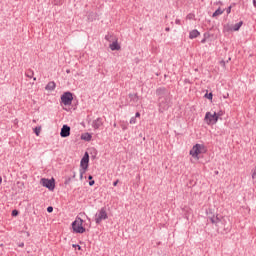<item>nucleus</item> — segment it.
Returning a JSON list of instances; mask_svg holds the SVG:
<instances>
[{"instance_id": "29", "label": "nucleus", "mask_w": 256, "mask_h": 256, "mask_svg": "<svg viewBox=\"0 0 256 256\" xmlns=\"http://www.w3.org/2000/svg\"><path fill=\"white\" fill-rule=\"evenodd\" d=\"M47 212H48V213H53V207H52V206H49V207L47 208Z\"/></svg>"}, {"instance_id": "22", "label": "nucleus", "mask_w": 256, "mask_h": 256, "mask_svg": "<svg viewBox=\"0 0 256 256\" xmlns=\"http://www.w3.org/2000/svg\"><path fill=\"white\" fill-rule=\"evenodd\" d=\"M105 39L106 41H109V43H111V41H114L113 35H109V34L105 36Z\"/></svg>"}, {"instance_id": "25", "label": "nucleus", "mask_w": 256, "mask_h": 256, "mask_svg": "<svg viewBox=\"0 0 256 256\" xmlns=\"http://www.w3.org/2000/svg\"><path fill=\"white\" fill-rule=\"evenodd\" d=\"M135 123H137V118L136 117H132L130 119V125H135Z\"/></svg>"}, {"instance_id": "39", "label": "nucleus", "mask_w": 256, "mask_h": 256, "mask_svg": "<svg viewBox=\"0 0 256 256\" xmlns=\"http://www.w3.org/2000/svg\"><path fill=\"white\" fill-rule=\"evenodd\" d=\"M227 13H231V6H230V7H228V9H227Z\"/></svg>"}, {"instance_id": "45", "label": "nucleus", "mask_w": 256, "mask_h": 256, "mask_svg": "<svg viewBox=\"0 0 256 256\" xmlns=\"http://www.w3.org/2000/svg\"><path fill=\"white\" fill-rule=\"evenodd\" d=\"M66 73H71V71H70V70H67Z\"/></svg>"}, {"instance_id": "40", "label": "nucleus", "mask_w": 256, "mask_h": 256, "mask_svg": "<svg viewBox=\"0 0 256 256\" xmlns=\"http://www.w3.org/2000/svg\"><path fill=\"white\" fill-rule=\"evenodd\" d=\"M88 179H89V181H91L93 179V176L89 175Z\"/></svg>"}, {"instance_id": "18", "label": "nucleus", "mask_w": 256, "mask_h": 256, "mask_svg": "<svg viewBox=\"0 0 256 256\" xmlns=\"http://www.w3.org/2000/svg\"><path fill=\"white\" fill-rule=\"evenodd\" d=\"M81 139H83L84 141H91L92 136L90 133H84L82 134Z\"/></svg>"}, {"instance_id": "30", "label": "nucleus", "mask_w": 256, "mask_h": 256, "mask_svg": "<svg viewBox=\"0 0 256 256\" xmlns=\"http://www.w3.org/2000/svg\"><path fill=\"white\" fill-rule=\"evenodd\" d=\"M89 185H90V187H93V185H95V180H91V181L89 182Z\"/></svg>"}, {"instance_id": "3", "label": "nucleus", "mask_w": 256, "mask_h": 256, "mask_svg": "<svg viewBox=\"0 0 256 256\" xmlns=\"http://www.w3.org/2000/svg\"><path fill=\"white\" fill-rule=\"evenodd\" d=\"M83 219H81V217H76L75 221L72 222V229L74 231V233H80L83 234L85 233V227H83Z\"/></svg>"}, {"instance_id": "8", "label": "nucleus", "mask_w": 256, "mask_h": 256, "mask_svg": "<svg viewBox=\"0 0 256 256\" xmlns=\"http://www.w3.org/2000/svg\"><path fill=\"white\" fill-rule=\"evenodd\" d=\"M80 166L83 171L80 173V177H83V173L89 169V153H85L83 158L81 159Z\"/></svg>"}, {"instance_id": "4", "label": "nucleus", "mask_w": 256, "mask_h": 256, "mask_svg": "<svg viewBox=\"0 0 256 256\" xmlns=\"http://www.w3.org/2000/svg\"><path fill=\"white\" fill-rule=\"evenodd\" d=\"M219 116H221V113L214 112L213 114L211 112H207L204 118V121L207 123V125H215L217 121H219Z\"/></svg>"}, {"instance_id": "32", "label": "nucleus", "mask_w": 256, "mask_h": 256, "mask_svg": "<svg viewBox=\"0 0 256 256\" xmlns=\"http://www.w3.org/2000/svg\"><path fill=\"white\" fill-rule=\"evenodd\" d=\"M118 183H119V180L114 181V182H113V186H114V187H117Z\"/></svg>"}, {"instance_id": "35", "label": "nucleus", "mask_w": 256, "mask_h": 256, "mask_svg": "<svg viewBox=\"0 0 256 256\" xmlns=\"http://www.w3.org/2000/svg\"><path fill=\"white\" fill-rule=\"evenodd\" d=\"M201 43H207V38L202 39Z\"/></svg>"}, {"instance_id": "12", "label": "nucleus", "mask_w": 256, "mask_h": 256, "mask_svg": "<svg viewBox=\"0 0 256 256\" xmlns=\"http://www.w3.org/2000/svg\"><path fill=\"white\" fill-rule=\"evenodd\" d=\"M128 99H129L130 105H137V103H139V95L137 93H134V94L130 93L128 95Z\"/></svg>"}, {"instance_id": "46", "label": "nucleus", "mask_w": 256, "mask_h": 256, "mask_svg": "<svg viewBox=\"0 0 256 256\" xmlns=\"http://www.w3.org/2000/svg\"><path fill=\"white\" fill-rule=\"evenodd\" d=\"M33 80H34V81H37V78L34 77Z\"/></svg>"}, {"instance_id": "16", "label": "nucleus", "mask_w": 256, "mask_h": 256, "mask_svg": "<svg viewBox=\"0 0 256 256\" xmlns=\"http://www.w3.org/2000/svg\"><path fill=\"white\" fill-rule=\"evenodd\" d=\"M101 125H103V121L101 120V118H97L96 120L93 121L94 129H99Z\"/></svg>"}, {"instance_id": "37", "label": "nucleus", "mask_w": 256, "mask_h": 256, "mask_svg": "<svg viewBox=\"0 0 256 256\" xmlns=\"http://www.w3.org/2000/svg\"><path fill=\"white\" fill-rule=\"evenodd\" d=\"M187 19H193V15L189 14V15L187 16Z\"/></svg>"}, {"instance_id": "36", "label": "nucleus", "mask_w": 256, "mask_h": 256, "mask_svg": "<svg viewBox=\"0 0 256 256\" xmlns=\"http://www.w3.org/2000/svg\"><path fill=\"white\" fill-rule=\"evenodd\" d=\"M18 247H25V243H20L19 245H18Z\"/></svg>"}, {"instance_id": "1", "label": "nucleus", "mask_w": 256, "mask_h": 256, "mask_svg": "<svg viewBox=\"0 0 256 256\" xmlns=\"http://www.w3.org/2000/svg\"><path fill=\"white\" fill-rule=\"evenodd\" d=\"M210 221L218 227V231H225L226 233L231 231V222H229V218L227 217L217 214L216 216L210 217Z\"/></svg>"}, {"instance_id": "26", "label": "nucleus", "mask_w": 256, "mask_h": 256, "mask_svg": "<svg viewBox=\"0 0 256 256\" xmlns=\"http://www.w3.org/2000/svg\"><path fill=\"white\" fill-rule=\"evenodd\" d=\"M17 215H19V210H13L12 211V217H17Z\"/></svg>"}, {"instance_id": "21", "label": "nucleus", "mask_w": 256, "mask_h": 256, "mask_svg": "<svg viewBox=\"0 0 256 256\" xmlns=\"http://www.w3.org/2000/svg\"><path fill=\"white\" fill-rule=\"evenodd\" d=\"M219 15H223V10L218 8L213 14L212 17H219Z\"/></svg>"}, {"instance_id": "6", "label": "nucleus", "mask_w": 256, "mask_h": 256, "mask_svg": "<svg viewBox=\"0 0 256 256\" xmlns=\"http://www.w3.org/2000/svg\"><path fill=\"white\" fill-rule=\"evenodd\" d=\"M169 103H171V97L158 100L159 113H165L169 109Z\"/></svg>"}, {"instance_id": "11", "label": "nucleus", "mask_w": 256, "mask_h": 256, "mask_svg": "<svg viewBox=\"0 0 256 256\" xmlns=\"http://www.w3.org/2000/svg\"><path fill=\"white\" fill-rule=\"evenodd\" d=\"M69 135H71V127H69L68 125H63L60 131V137L65 138L69 137Z\"/></svg>"}, {"instance_id": "34", "label": "nucleus", "mask_w": 256, "mask_h": 256, "mask_svg": "<svg viewBox=\"0 0 256 256\" xmlns=\"http://www.w3.org/2000/svg\"><path fill=\"white\" fill-rule=\"evenodd\" d=\"M220 65H222V67H225V61L224 60L220 61Z\"/></svg>"}, {"instance_id": "47", "label": "nucleus", "mask_w": 256, "mask_h": 256, "mask_svg": "<svg viewBox=\"0 0 256 256\" xmlns=\"http://www.w3.org/2000/svg\"><path fill=\"white\" fill-rule=\"evenodd\" d=\"M204 37H207V34H204Z\"/></svg>"}, {"instance_id": "44", "label": "nucleus", "mask_w": 256, "mask_h": 256, "mask_svg": "<svg viewBox=\"0 0 256 256\" xmlns=\"http://www.w3.org/2000/svg\"><path fill=\"white\" fill-rule=\"evenodd\" d=\"M77 247H78V250L81 251V246L77 245Z\"/></svg>"}, {"instance_id": "41", "label": "nucleus", "mask_w": 256, "mask_h": 256, "mask_svg": "<svg viewBox=\"0 0 256 256\" xmlns=\"http://www.w3.org/2000/svg\"><path fill=\"white\" fill-rule=\"evenodd\" d=\"M3 183V178L0 176V185Z\"/></svg>"}, {"instance_id": "27", "label": "nucleus", "mask_w": 256, "mask_h": 256, "mask_svg": "<svg viewBox=\"0 0 256 256\" xmlns=\"http://www.w3.org/2000/svg\"><path fill=\"white\" fill-rule=\"evenodd\" d=\"M63 0H54L55 5H62Z\"/></svg>"}, {"instance_id": "17", "label": "nucleus", "mask_w": 256, "mask_h": 256, "mask_svg": "<svg viewBox=\"0 0 256 256\" xmlns=\"http://www.w3.org/2000/svg\"><path fill=\"white\" fill-rule=\"evenodd\" d=\"M97 17H98L97 13H95V12H90V13L88 14V21L93 22V21H95V19H97Z\"/></svg>"}, {"instance_id": "14", "label": "nucleus", "mask_w": 256, "mask_h": 256, "mask_svg": "<svg viewBox=\"0 0 256 256\" xmlns=\"http://www.w3.org/2000/svg\"><path fill=\"white\" fill-rule=\"evenodd\" d=\"M199 35H201V33L197 29H194V30L190 31L189 39H197V37H199Z\"/></svg>"}, {"instance_id": "2", "label": "nucleus", "mask_w": 256, "mask_h": 256, "mask_svg": "<svg viewBox=\"0 0 256 256\" xmlns=\"http://www.w3.org/2000/svg\"><path fill=\"white\" fill-rule=\"evenodd\" d=\"M207 153V148L203 144H195L192 149L190 150V155L194 159H199V155Z\"/></svg>"}, {"instance_id": "13", "label": "nucleus", "mask_w": 256, "mask_h": 256, "mask_svg": "<svg viewBox=\"0 0 256 256\" xmlns=\"http://www.w3.org/2000/svg\"><path fill=\"white\" fill-rule=\"evenodd\" d=\"M111 51H120L121 50V45H119V42H117V39H115V41H113V43H111L109 45Z\"/></svg>"}, {"instance_id": "7", "label": "nucleus", "mask_w": 256, "mask_h": 256, "mask_svg": "<svg viewBox=\"0 0 256 256\" xmlns=\"http://www.w3.org/2000/svg\"><path fill=\"white\" fill-rule=\"evenodd\" d=\"M156 95L158 97V100L167 99L171 97V92H169L165 87H159L156 89Z\"/></svg>"}, {"instance_id": "33", "label": "nucleus", "mask_w": 256, "mask_h": 256, "mask_svg": "<svg viewBox=\"0 0 256 256\" xmlns=\"http://www.w3.org/2000/svg\"><path fill=\"white\" fill-rule=\"evenodd\" d=\"M137 117H141V113L136 112V114H135V118L137 119Z\"/></svg>"}, {"instance_id": "43", "label": "nucleus", "mask_w": 256, "mask_h": 256, "mask_svg": "<svg viewBox=\"0 0 256 256\" xmlns=\"http://www.w3.org/2000/svg\"><path fill=\"white\" fill-rule=\"evenodd\" d=\"M227 97H229V94H226V96L224 95V99H227Z\"/></svg>"}, {"instance_id": "10", "label": "nucleus", "mask_w": 256, "mask_h": 256, "mask_svg": "<svg viewBox=\"0 0 256 256\" xmlns=\"http://www.w3.org/2000/svg\"><path fill=\"white\" fill-rule=\"evenodd\" d=\"M41 184L43 187H46V189H49V191H55V179H46L42 178L41 179Z\"/></svg>"}, {"instance_id": "5", "label": "nucleus", "mask_w": 256, "mask_h": 256, "mask_svg": "<svg viewBox=\"0 0 256 256\" xmlns=\"http://www.w3.org/2000/svg\"><path fill=\"white\" fill-rule=\"evenodd\" d=\"M95 222L97 225H100L101 221H105V219H109V216L107 215V208L103 207L101 208L98 213L95 215Z\"/></svg>"}, {"instance_id": "28", "label": "nucleus", "mask_w": 256, "mask_h": 256, "mask_svg": "<svg viewBox=\"0 0 256 256\" xmlns=\"http://www.w3.org/2000/svg\"><path fill=\"white\" fill-rule=\"evenodd\" d=\"M69 183H71V178L66 179L64 185H69Z\"/></svg>"}, {"instance_id": "19", "label": "nucleus", "mask_w": 256, "mask_h": 256, "mask_svg": "<svg viewBox=\"0 0 256 256\" xmlns=\"http://www.w3.org/2000/svg\"><path fill=\"white\" fill-rule=\"evenodd\" d=\"M243 26V21H240L238 23H236L234 26H233V31H239L241 29V27Z\"/></svg>"}, {"instance_id": "20", "label": "nucleus", "mask_w": 256, "mask_h": 256, "mask_svg": "<svg viewBox=\"0 0 256 256\" xmlns=\"http://www.w3.org/2000/svg\"><path fill=\"white\" fill-rule=\"evenodd\" d=\"M25 75H26V77H28V79H33V75H35V72H33L32 69H28V70L25 72Z\"/></svg>"}, {"instance_id": "42", "label": "nucleus", "mask_w": 256, "mask_h": 256, "mask_svg": "<svg viewBox=\"0 0 256 256\" xmlns=\"http://www.w3.org/2000/svg\"><path fill=\"white\" fill-rule=\"evenodd\" d=\"M253 5L254 7H256V0H253Z\"/></svg>"}, {"instance_id": "15", "label": "nucleus", "mask_w": 256, "mask_h": 256, "mask_svg": "<svg viewBox=\"0 0 256 256\" xmlns=\"http://www.w3.org/2000/svg\"><path fill=\"white\" fill-rule=\"evenodd\" d=\"M55 87H57V84H55V82L51 81L46 85L45 89H46V91H55Z\"/></svg>"}, {"instance_id": "38", "label": "nucleus", "mask_w": 256, "mask_h": 256, "mask_svg": "<svg viewBox=\"0 0 256 256\" xmlns=\"http://www.w3.org/2000/svg\"><path fill=\"white\" fill-rule=\"evenodd\" d=\"M165 31L169 32V31H171V28L170 27H166Z\"/></svg>"}, {"instance_id": "9", "label": "nucleus", "mask_w": 256, "mask_h": 256, "mask_svg": "<svg viewBox=\"0 0 256 256\" xmlns=\"http://www.w3.org/2000/svg\"><path fill=\"white\" fill-rule=\"evenodd\" d=\"M61 103L65 106L71 105L73 103V93L64 92L61 96Z\"/></svg>"}, {"instance_id": "24", "label": "nucleus", "mask_w": 256, "mask_h": 256, "mask_svg": "<svg viewBox=\"0 0 256 256\" xmlns=\"http://www.w3.org/2000/svg\"><path fill=\"white\" fill-rule=\"evenodd\" d=\"M205 97L207 98V99H209L210 101H212L213 100V93H209V94H205Z\"/></svg>"}, {"instance_id": "23", "label": "nucleus", "mask_w": 256, "mask_h": 256, "mask_svg": "<svg viewBox=\"0 0 256 256\" xmlns=\"http://www.w3.org/2000/svg\"><path fill=\"white\" fill-rule=\"evenodd\" d=\"M34 133H35V135H37V137H39V134L41 133V127H36L34 129Z\"/></svg>"}, {"instance_id": "31", "label": "nucleus", "mask_w": 256, "mask_h": 256, "mask_svg": "<svg viewBox=\"0 0 256 256\" xmlns=\"http://www.w3.org/2000/svg\"><path fill=\"white\" fill-rule=\"evenodd\" d=\"M175 23H176V25H181V20L180 19H176Z\"/></svg>"}]
</instances>
